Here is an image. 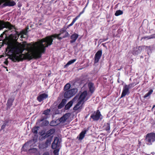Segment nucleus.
Wrapping results in <instances>:
<instances>
[{"label": "nucleus", "mask_w": 155, "mask_h": 155, "mask_svg": "<svg viewBox=\"0 0 155 155\" xmlns=\"http://www.w3.org/2000/svg\"><path fill=\"white\" fill-rule=\"evenodd\" d=\"M12 52L16 54L14 58L17 61L23 59L36 58L39 57V42L26 44V42L21 44L16 42L14 44L8 46Z\"/></svg>", "instance_id": "obj_1"}, {"label": "nucleus", "mask_w": 155, "mask_h": 155, "mask_svg": "<svg viewBox=\"0 0 155 155\" xmlns=\"http://www.w3.org/2000/svg\"><path fill=\"white\" fill-rule=\"evenodd\" d=\"M55 36L54 34L51 35L46 37L45 38H43L41 40H39L40 41V45H43L45 46V48L48 47L49 46L51 45L52 44L53 41V38H54Z\"/></svg>", "instance_id": "obj_2"}, {"label": "nucleus", "mask_w": 155, "mask_h": 155, "mask_svg": "<svg viewBox=\"0 0 155 155\" xmlns=\"http://www.w3.org/2000/svg\"><path fill=\"white\" fill-rule=\"evenodd\" d=\"M67 28L64 29L63 28L61 29L59 31V33L58 34H54V38H57L59 40H61L63 38H65L69 37L70 35L67 32L66 29Z\"/></svg>", "instance_id": "obj_3"}, {"label": "nucleus", "mask_w": 155, "mask_h": 155, "mask_svg": "<svg viewBox=\"0 0 155 155\" xmlns=\"http://www.w3.org/2000/svg\"><path fill=\"white\" fill-rule=\"evenodd\" d=\"M146 141L148 145H152L155 141V133H151L147 134L146 136Z\"/></svg>", "instance_id": "obj_4"}, {"label": "nucleus", "mask_w": 155, "mask_h": 155, "mask_svg": "<svg viewBox=\"0 0 155 155\" xmlns=\"http://www.w3.org/2000/svg\"><path fill=\"white\" fill-rule=\"evenodd\" d=\"M38 130L39 127H35L33 128L32 130V131L35 134V137L33 141H29L26 143L22 147V149L23 150L25 148H26L27 147V146L30 145L31 143V142H34L36 141V140L37 139L38 137Z\"/></svg>", "instance_id": "obj_5"}, {"label": "nucleus", "mask_w": 155, "mask_h": 155, "mask_svg": "<svg viewBox=\"0 0 155 155\" xmlns=\"http://www.w3.org/2000/svg\"><path fill=\"white\" fill-rule=\"evenodd\" d=\"M77 88H73L71 90L66 91L64 94L65 98H69L74 95L78 92Z\"/></svg>", "instance_id": "obj_6"}, {"label": "nucleus", "mask_w": 155, "mask_h": 155, "mask_svg": "<svg viewBox=\"0 0 155 155\" xmlns=\"http://www.w3.org/2000/svg\"><path fill=\"white\" fill-rule=\"evenodd\" d=\"M103 117L99 110H97L96 111L92 113L90 116V119H92L94 121H97L99 119L101 120Z\"/></svg>", "instance_id": "obj_7"}, {"label": "nucleus", "mask_w": 155, "mask_h": 155, "mask_svg": "<svg viewBox=\"0 0 155 155\" xmlns=\"http://www.w3.org/2000/svg\"><path fill=\"white\" fill-rule=\"evenodd\" d=\"M87 91H84L80 95L78 94H77L73 98V101H76L78 100L82 102H84L83 101L87 95Z\"/></svg>", "instance_id": "obj_8"}, {"label": "nucleus", "mask_w": 155, "mask_h": 155, "mask_svg": "<svg viewBox=\"0 0 155 155\" xmlns=\"http://www.w3.org/2000/svg\"><path fill=\"white\" fill-rule=\"evenodd\" d=\"M18 0H2L0 2V5L2 2H4L3 5L4 6H12L15 5Z\"/></svg>", "instance_id": "obj_9"}, {"label": "nucleus", "mask_w": 155, "mask_h": 155, "mask_svg": "<svg viewBox=\"0 0 155 155\" xmlns=\"http://www.w3.org/2000/svg\"><path fill=\"white\" fill-rule=\"evenodd\" d=\"M55 131V130L54 129H51L48 131L47 133L46 134H45V132L42 133V132H39V134L42 136L44 139H45L46 138H48L51 135L53 134Z\"/></svg>", "instance_id": "obj_10"}, {"label": "nucleus", "mask_w": 155, "mask_h": 155, "mask_svg": "<svg viewBox=\"0 0 155 155\" xmlns=\"http://www.w3.org/2000/svg\"><path fill=\"white\" fill-rule=\"evenodd\" d=\"M5 27L8 28L11 30L14 28V26L8 22H4L0 21V28L2 29Z\"/></svg>", "instance_id": "obj_11"}, {"label": "nucleus", "mask_w": 155, "mask_h": 155, "mask_svg": "<svg viewBox=\"0 0 155 155\" xmlns=\"http://www.w3.org/2000/svg\"><path fill=\"white\" fill-rule=\"evenodd\" d=\"M102 54V50L98 51L95 54L94 57V62L95 63H97L101 58Z\"/></svg>", "instance_id": "obj_12"}, {"label": "nucleus", "mask_w": 155, "mask_h": 155, "mask_svg": "<svg viewBox=\"0 0 155 155\" xmlns=\"http://www.w3.org/2000/svg\"><path fill=\"white\" fill-rule=\"evenodd\" d=\"M130 94L129 89L127 85H125L123 87V90L121 96L120 98H122L126 95H128Z\"/></svg>", "instance_id": "obj_13"}, {"label": "nucleus", "mask_w": 155, "mask_h": 155, "mask_svg": "<svg viewBox=\"0 0 155 155\" xmlns=\"http://www.w3.org/2000/svg\"><path fill=\"white\" fill-rule=\"evenodd\" d=\"M89 128H87L86 129H84V130L82 131L77 137L79 140H82L84 137L85 135L86 132L88 130Z\"/></svg>", "instance_id": "obj_14"}, {"label": "nucleus", "mask_w": 155, "mask_h": 155, "mask_svg": "<svg viewBox=\"0 0 155 155\" xmlns=\"http://www.w3.org/2000/svg\"><path fill=\"white\" fill-rule=\"evenodd\" d=\"M82 102L79 101L76 104L74 107L73 108V110H81L82 108L83 105L84 104V102H83L82 104L80 105Z\"/></svg>", "instance_id": "obj_15"}, {"label": "nucleus", "mask_w": 155, "mask_h": 155, "mask_svg": "<svg viewBox=\"0 0 155 155\" xmlns=\"http://www.w3.org/2000/svg\"><path fill=\"white\" fill-rule=\"evenodd\" d=\"M79 35L77 33H74L70 36L71 40L70 41L71 43L75 42L78 37Z\"/></svg>", "instance_id": "obj_16"}, {"label": "nucleus", "mask_w": 155, "mask_h": 155, "mask_svg": "<svg viewBox=\"0 0 155 155\" xmlns=\"http://www.w3.org/2000/svg\"><path fill=\"white\" fill-rule=\"evenodd\" d=\"M69 114L68 113H66L64 115L59 119V121L61 123H64L65 122L69 117Z\"/></svg>", "instance_id": "obj_17"}, {"label": "nucleus", "mask_w": 155, "mask_h": 155, "mask_svg": "<svg viewBox=\"0 0 155 155\" xmlns=\"http://www.w3.org/2000/svg\"><path fill=\"white\" fill-rule=\"evenodd\" d=\"M46 49L45 47L43 45H40V41H39V58L41 57L42 53H45Z\"/></svg>", "instance_id": "obj_18"}, {"label": "nucleus", "mask_w": 155, "mask_h": 155, "mask_svg": "<svg viewBox=\"0 0 155 155\" xmlns=\"http://www.w3.org/2000/svg\"><path fill=\"white\" fill-rule=\"evenodd\" d=\"M88 87L89 91L91 93H93L94 91L95 87L94 86V84L92 82H90L88 83Z\"/></svg>", "instance_id": "obj_19"}, {"label": "nucleus", "mask_w": 155, "mask_h": 155, "mask_svg": "<svg viewBox=\"0 0 155 155\" xmlns=\"http://www.w3.org/2000/svg\"><path fill=\"white\" fill-rule=\"evenodd\" d=\"M50 112V110L47 109L46 110H45L43 112V114H45V115L43 117H42V118H41L39 121H42L45 119H46L47 118V116L46 115H48L49 114Z\"/></svg>", "instance_id": "obj_20"}, {"label": "nucleus", "mask_w": 155, "mask_h": 155, "mask_svg": "<svg viewBox=\"0 0 155 155\" xmlns=\"http://www.w3.org/2000/svg\"><path fill=\"white\" fill-rule=\"evenodd\" d=\"M48 97V95L45 93H43L39 95V102L47 98Z\"/></svg>", "instance_id": "obj_21"}, {"label": "nucleus", "mask_w": 155, "mask_h": 155, "mask_svg": "<svg viewBox=\"0 0 155 155\" xmlns=\"http://www.w3.org/2000/svg\"><path fill=\"white\" fill-rule=\"evenodd\" d=\"M110 123H107L104 124V130L107 131L108 132L110 133Z\"/></svg>", "instance_id": "obj_22"}, {"label": "nucleus", "mask_w": 155, "mask_h": 155, "mask_svg": "<svg viewBox=\"0 0 155 155\" xmlns=\"http://www.w3.org/2000/svg\"><path fill=\"white\" fill-rule=\"evenodd\" d=\"M66 103V100L64 99H63L61 103L58 106V107L59 109H61L65 105Z\"/></svg>", "instance_id": "obj_23"}, {"label": "nucleus", "mask_w": 155, "mask_h": 155, "mask_svg": "<svg viewBox=\"0 0 155 155\" xmlns=\"http://www.w3.org/2000/svg\"><path fill=\"white\" fill-rule=\"evenodd\" d=\"M155 38V34H152L150 36H144L141 38V40L144 39L145 40H148Z\"/></svg>", "instance_id": "obj_24"}, {"label": "nucleus", "mask_w": 155, "mask_h": 155, "mask_svg": "<svg viewBox=\"0 0 155 155\" xmlns=\"http://www.w3.org/2000/svg\"><path fill=\"white\" fill-rule=\"evenodd\" d=\"M52 137H48L45 143V147H47L49 145H50L51 144V142L52 140Z\"/></svg>", "instance_id": "obj_25"}, {"label": "nucleus", "mask_w": 155, "mask_h": 155, "mask_svg": "<svg viewBox=\"0 0 155 155\" xmlns=\"http://www.w3.org/2000/svg\"><path fill=\"white\" fill-rule=\"evenodd\" d=\"M73 101V100L72 101H70L68 102V104L65 106V108L66 110H68L72 106L73 102H74Z\"/></svg>", "instance_id": "obj_26"}, {"label": "nucleus", "mask_w": 155, "mask_h": 155, "mask_svg": "<svg viewBox=\"0 0 155 155\" xmlns=\"http://www.w3.org/2000/svg\"><path fill=\"white\" fill-rule=\"evenodd\" d=\"M71 84L69 83H67L64 86V91H67L69 90L71 87Z\"/></svg>", "instance_id": "obj_27"}, {"label": "nucleus", "mask_w": 155, "mask_h": 155, "mask_svg": "<svg viewBox=\"0 0 155 155\" xmlns=\"http://www.w3.org/2000/svg\"><path fill=\"white\" fill-rule=\"evenodd\" d=\"M76 60V59H74L73 60H71L70 61H69L66 64L64 65V68L66 67L67 66H69V65L73 63Z\"/></svg>", "instance_id": "obj_28"}, {"label": "nucleus", "mask_w": 155, "mask_h": 155, "mask_svg": "<svg viewBox=\"0 0 155 155\" xmlns=\"http://www.w3.org/2000/svg\"><path fill=\"white\" fill-rule=\"evenodd\" d=\"M153 90L152 89L150 90L149 92L144 96V98H146L149 96L153 93Z\"/></svg>", "instance_id": "obj_29"}, {"label": "nucleus", "mask_w": 155, "mask_h": 155, "mask_svg": "<svg viewBox=\"0 0 155 155\" xmlns=\"http://www.w3.org/2000/svg\"><path fill=\"white\" fill-rule=\"evenodd\" d=\"M123 11L120 10H118L116 11L115 13V15L116 16H118L119 15H121L123 14Z\"/></svg>", "instance_id": "obj_30"}, {"label": "nucleus", "mask_w": 155, "mask_h": 155, "mask_svg": "<svg viewBox=\"0 0 155 155\" xmlns=\"http://www.w3.org/2000/svg\"><path fill=\"white\" fill-rule=\"evenodd\" d=\"M59 138L56 137H54V140L53 143H57L58 145H59Z\"/></svg>", "instance_id": "obj_31"}, {"label": "nucleus", "mask_w": 155, "mask_h": 155, "mask_svg": "<svg viewBox=\"0 0 155 155\" xmlns=\"http://www.w3.org/2000/svg\"><path fill=\"white\" fill-rule=\"evenodd\" d=\"M77 20V19H76V18H74L72 22L69 25H68V26H67V28H68L69 27H70V26H72V25H73L74 24V23H75V22Z\"/></svg>", "instance_id": "obj_32"}, {"label": "nucleus", "mask_w": 155, "mask_h": 155, "mask_svg": "<svg viewBox=\"0 0 155 155\" xmlns=\"http://www.w3.org/2000/svg\"><path fill=\"white\" fill-rule=\"evenodd\" d=\"M148 47L147 46H145V45L141 46H140L138 47V49L140 51H141L144 48L147 49L148 48Z\"/></svg>", "instance_id": "obj_33"}, {"label": "nucleus", "mask_w": 155, "mask_h": 155, "mask_svg": "<svg viewBox=\"0 0 155 155\" xmlns=\"http://www.w3.org/2000/svg\"><path fill=\"white\" fill-rule=\"evenodd\" d=\"M49 122L47 120H44L42 123L41 126H47L49 124Z\"/></svg>", "instance_id": "obj_34"}, {"label": "nucleus", "mask_w": 155, "mask_h": 155, "mask_svg": "<svg viewBox=\"0 0 155 155\" xmlns=\"http://www.w3.org/2000/svg\"><path fill=\"white\" fill-rule=\"evenodd\" d=\"M58 146L57 143H53L51 144V147L52 149H56Z\"/></svg>", "instance_id": "obj_35"}, {"label": "nucleus", "mask_w": 155, "mask_h": 155, "mask_svg": "<svg viewBox=\"0 0 155 155\" xmlns=\"http://www.w3.org/2000/svg\"><path fill=\"white\" fill-rule=\"evenodd\" d=\"M29 151L31 153H36L37 151V150L36 148H33L29 150Z\"/></svg>", "instance_id": "obj_36"}, {"label": "nucleus", "mask_w": 155, "mask_h": 155, "mask_svg": "<svg viewBox=\"0 0 155 155\" xmlns=\"http://www.w3.org/2000/svg\"><path fill=\"white\" fill-rule=\"evenodd\" d=\"M135 85L134 84V83L130 84H129L127 85L128 88L129 89L130 88L134 87Z\"/></svg>", "instance_id": "obj_37"}, {"label": "nucleus", "mask_w": 155, "mask_h": 155, "mask_svg": "<svg viewBox=\"0 0 155 155\" xmlns=\"http://www.w3.org/2000/svg\"><path fill=\"white\" fill-rule=\"evenodd\" d=\"M85 8H86V7L84 8L82 12H81L79 14V15H78L77 16H76V17L75 18H76V19H78V18L84 12V9H85Z\"/></svg>", "instance_id": "obj_38"}, {"label": "nucleus", "mask_w": 155, "mask_h": 155, "mask_svg": "<svg viewBox=\"0 0 155 155\" xmlns=\"http://www.w3.org/2000/svg\"><path fill=\"white\" fill-rule=\"evenodd\" d=\"M50 125L51 126H54L56 125L57 124L56 121H52L50 122Z\"/></svg>", "instance_id": "obj_39"}, {"label": "nucleus", "mask_w": 155, "mask_h": 155, "mask_svg": "<svg viewBox=\"0 0 155 155\" xmlns=\"http://www.w3.org/2000/svg\"><path fill=\"white\" fill-rule=\"evenodd\" d=\"M59 151V150L58 149H56L54 150L53 151L54 155H58Z\"/></svg>", "instance_id": "obj_40"}, {"label": "nucleus", "mask_w": 155, "mask_h": 155, "mask_svg": "<svg viewBox=\"0 0 155 155\" xmlns=\"http://www.w3.org/2000/svg\"><path fill=\"white\" fill-rule=\"evenodd\" d=\"M108 39V38L105 39H101L99 40V41H101V42H102L107 40Z\"/></svg>", "instance_id": "obj_41"}, {"label": "nucleus", "mask_w": 155, "mask_h": 155, "mask_svg": "<svg viewBox=\"0 0 155 155\" xmlns=\"http://www.w3.org/2000/svg\"><path fill=\"white\" fill-rule=\"evenodd\" d=\"M51 70H49L48 71L47 73H48V77L50 76V75H51Z\"/></svg>", "instance_id": "obj_42"}, {"label": "nucleus", "mask_w": 155, "mask_h": 155, "mask_svg": "<svg viewBox=\"0 0 155 155\" xmlns=\"http://www.w3.org/2000/svg\"><path fill=\"white\" fill-rule=\"evenodd\" d=\"M5 127V124H3L1 127V129H4V128Z\"/></svg>", "instance_id": "obj_43"}, {"label": "nucleus", "mask_w": 155, "mask_h": 155, "mask_svg": "<svg viewBox=\"0 0 155 155\" xmlns=\"http://www.w3.org/2000/svg\"><path fill=\"white\" fill-rule=\"evenodd\" d=\"M43 155H49V154L48 152H46L44 153Z\"/></svg>", "instance_id": "obj_44"}, {"label": "nucleus", "mask_w": 155, "mask_h": 155, "mask_svg": "<svg viewBox=\"0 0 155 155\" xmlns=\"http://www.w3.org/2000/svg\"><path fill=\"white\" fill-rule=\"evenodd\" d=\"M10 100H8V101L7 103L8 104L9 103H10V105H11L12 104V101L10 102Z\"/></svg>", "instance_id": "obj_45"}, {"label": "nucleus", "mask_w": 155, "mask_h": 155, "mask_svg": "<svg viewBox=\"0 0 155 155\" xmlns=\"http://www.w3.org/2000/svg\"><path fill=\"white\" fill-rule=\"evenodd\" d=\"M105 44H104V43H103V44H102V45L104 47H105V48H107V47L105 45Z\"/></svg>", "instance_id": "obj_46"}, {"label": "nucleus", "mask_w": 155, "mask_h": 155, "mask_svg": "<svg viewBox=\"0 0 155 155\" xmlns=\"http://www.w3.org/2000/svg\"><path fill=\"white\" fill-rule=\"evenodd\" d=\"M5 63L7 65L8 64V61H5Z\"/></svg>", "instance_id": "obj_47"}, {"label": "nucleus", "mask_w": 155, "mask_h": 155, "mask_svg": "<svg viewBox=\"0 0 155 155\" xmlns=\"http://www.w3.org/2000/svg\"><path fill=\"white\" fill-rule=\"evenodd\" d=\"M18 6L19 7H20L21 6V5L19 4V3L18 4Z\"/></svg>", "instance_id": "obj_48"}, {"label": "nucleus", "mask_w": 155, "mask_h": 155, "mask_svg": "<svg viewBox=\"0 0 155 155\" xmlns=\"http://www.w3.org/2000/svg\"><path fill=\"white\" fill-rule=\"evenodd\" d=\"M154 107H155V105H153V107H152V109Z\"/></svg>", "instance_id": "obj_49"}, {"label": "nucleus", "mask_w": 155, "mask_h": 155, "mask_svg": "<svg viewBox=\"0 0 155 155\" xmlns=\"http://www.w3.org/2000/svg\"><path fill=\"white\" fill-rule=\"evenodd\" d=\"M37 99L39 101V96L37 97Z\"/></svg>", "instance_id": "obj_50"}, {"label": "nucleus", "mask_w": 155, "mask_h": 155, "mask_svg": "<svg viewBox=\"0 0 155 155\" xmlns=\"http://www.w3.org/2000/svg\"><path fill=\"white\" fill-rule=\"evenodd\" d=\"M121 68H120V69H119L118 70V71H120V70L121 69Z\"/></svg>", "instance_id": "obj_51"}, {"label": "nucleus", "mask_w": 155, "mask_h": 155, "mask_svg": "<svg viewBox=\"0 0 155 155\" xmlns=\"http://www.w3.org/2000/svg\"><path fill=\"white\" fill-rule=\"evenodd\" d=\"M4 68H7L6 67H5Z\"/></svg>", "instance_id": "obj_52"}, {"label": "nucleus", "mask_w": 155, "mask_h": 155, "mask_svg": "<svg viewBox=\"0 0 155 155\" xmlns=\"http://www.w3.org/2000/svg\"><path fill=\"white\" fill-rule=\"evenodd\" d=\"M6 71H8V70L7 69H6Z\"/></svg>", "instance_id": "obj_53"}]
</instances>
